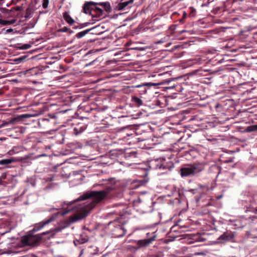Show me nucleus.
Returning <instances> with one entry per match:
<instances>
[{"label":"nucleus","instance_id":"obj_34","mask_svg":"<svg viewBox=\"0 0 257 257\" xmlns=\"http://www.w3.org/2000/svg\"><path fill=\"white\" fill-rule=\"evenodd\" d=\"M51 232V231H48V232H43V234H48V233H50V232Z\"/></svg>","mask_w":257,"mask_h":257},{"label":"nucleus","instance_id":"obj_35","mask_svg":"<svg viewBox=\"0 0 257 257\" xmlns=\"http://www.w3.org/2000/svg\"><path fill=\"white\" fill-rule=\"evenodd\" d=\"M89 55V53H86L84 55V57H85V56H87V55Z\"/></svg>","mask_w":257,"mask_h":257},{"label":"nucleus","instance_id":"obj_5","mask_svg":"<svg viewBox=\"0 0 257 257\" xmlns=\"http://www.w3.org/2000/svg\"><path fill=\"white\" fill-rule=\"evenodd\" d=\"M150 233H147V238L134 240V243H136V246H130V248L132 250H138L141 249H145L148 247L155 240L157 235L155 232L151 233V236H149Z\"/></svg>","mask_w":257,"mask_h":257},{"label":"nucleus","instance_id":"obj_2","mask_svg":"<svg viewBox=\"0 0 257 257\" xmlns=\"http://www.w3.org/2000/svg\"><path fill=\"white\" fill-rule=\"evenodd\" d=\"M110 5L108 3H95L91 2L85 3L83 6V12L85 14L94 19L92 21H97L106 16V12L109 11Z\"/></svg>","mask_w":257,"mask_h":257},{"label":"nucleus","instance_id":"obj_29","mask_svg":"<svg viewBox=\"0 0 257 257\" xmlns=\"http://www.w3.org/2000/svg\"><path fill=\"white\" fill-rule=\"evenodd\" d=\"M13 31V29H8L6 30L7 33H10Z\"/></svg>","mask_w":257,"mask_h":257},{"label":"nucleus","instance_id":"obj_38","mask_svg":"<svg viewBox=\"0 0 257 257\" xmlns=\"http://www.w3.org/2000/svg\"><path fill=\"white\" fill-rule=\"evenodd\" d=\"M17 10H20V8H17Z\"/></svg>","mask_w":257,"mask_h":257},{"label":"nucleus","instance_id":"obj_12","mask_svg":"<svg viewBox=\"0 0 257 257\" xmlns=\"http://www.w3.org/2000/svg\"><path fill=\"white\" fill-rule=\"evenodd\" d=\"M63 17L65 20L69 24H72L74 23V20L70 16L67 12H65L63 14Z\"/></svg>","mask_w":257,"mask_h":257},{"label":"nucleus","instance_id":"obj_26","mask_svg":"<svg viewBox=\"0 0 257 257\" xmlns=\"http://www.w3.org/2000/svg\"><path fill=\"white\" fill-rule=\"evenodd\" d=\"M87 240H88V239H87V238H81V244H82V243H85V242H86Z\"/></svg>","mask_w":257,"mask_h":257},{"label":"nucleus","instance_id":"obj_16","mask_svg":"<svg viewBox=\"0 0 257 257\" xmlns=\"http://www.w3.org/2000/svg\"><path fill=\"white\" fill-rule=\"evenodd\" d=\"M246 131L248 132H251L257 131V125H253L248 126L246 128Z\"/></svg>","mask_w":257,"mask_h":257},{"label":"nucleus","instance_id":"obj_17","mask_svg":"<svg viewBox=\"0 0 257 257\" xmlns=\"http://www.w3.org/2000/svg\"><path fill=\"white\" fill-rule=\"evenodd\" d=\"M118 229L121 232L120 234L117 235L116 236V237H121L123 236L126 233V230L123 228L122 227H119Z\"/></svg>","mask_w":257,"mask_h":257},{"label":"nucleus","instance_id":"obj_9","mask_svg":"<svg viewBox=\"0 0 257 257\" xmlns=\"http://www.w3.org/2000/svg\"><path fill=\"white\" fill-rule=\"evenodd\" d=\"M235 235L234 232L226 231L224 232L218 238V240H223L224 241H230L234 238Z\"/></svg>","mask_w":257,"mask_h":257},{"label":"nucleus","instance_id":"obj_31","mask_svg":"<svg viewBox=\"0 0 257 257\" xmlns=\"http://www.w3.org/2000/svg\"><path fill=\"white\" fill-rule=\"evenodd\" d=\"M79 241L78 240H74V243L75 244V245H77V243H79Z\"/></svg>","mask_w":257,"mask_h":257},{"label":"nucleus","instance_id":"obj_11","mask_svg":"<svg viewBox=\"0 0 257 257\" xmlns=\"http://www.w3.org/2000/svg\"><path fill=\"white\" fill-rule=\"evenodd\" d=\"M80 171H73L69 174V177L70 178H73L74 177L76 176V178H75L74 179L77 181V182H76L75 185H77L79 184V181L80 180Z\"/></svg>","mask_w":257,"mask_h":257},{"label":"nucleus","instance_id":"obj_14","mask_svg":"<svg viewBox=\"0 0 257 257\" xmlns=\"http://www.w3.org/2000/svg\"><path fill=\"white\" fill-rule=\"evenodd\" d=\"M16 22V20H12L10 21L8 20H3L0 18V24H2L3 25H9L13 24Z\"/></svg>","mask_w":257,"mask_h":257},{"label":"nucleus","instance_id":"obj_28","mask_svg":"<svg viewBox=\"0 0 257 257\" xmlns=\"http://www.w3.org/2000/svg\"><path fill=\"white\" fill-rule=\"evenodd\" d=\"M20 117L26 118V117H28V115H27V114H22V115L20 116Z\"/></svg>","mask_w":257,"mask_h":257},{"label":"nucleus","instance_id":"obj_39","mask_svg":"<svg viewBox=\"0 0 257 257\" xmlns=\"http://www.w3.org/2000/svg\"><path fill=\"white\" fill-rule=\"evenodd\" d=\"M6 176V174H3V175H2V176Z\"/></svg>","mask_w":257,"mask_h":257},{"label":"nucleus","instance_id":"obj_32","mask_svg":"<svg viewBox=\"0 0 257 257\" xmlns=\"http://www.w3.org/2000/svg\"><path fill=\"white\" fill-rule=\"evenodd\" d=\"M76 37L78 38H80V32L79 33H78L77 34H76Z\"/></svg>","mask_w":257,"mask_h":257},{"label":"nucleus","instance_id":"obj_40","mask_svg":"<svg viewBox=\"0 0 257 257\" xmlns=\"http://www.w3.org/2000/svg\"><path fill=\"white\" fill-rule=\"evenodd\" d=\"M81 132L83 131V130L82 128H81Z\"/></svg>","mask_w":257,"mask_h":257},{"label":"nucleus","instance_id":"obj_25","mask_svg":"<svg viewBox=\"0 0 257 257\" xmlns=\"http://www.w3.org/2000/svg\"><path fill=\"white\" fill-rule=\"evenodd\" d=\"M144 85H149V86H155V84L152 83H146Z\"/></svg>","mask_w":257,"mask_h":257},{"label":"nucleus","instance_id":"obj_13","mask_svg":"<svg viewBox=\"0 0 257 257\" xmlns=\"http://www.w3.org/2000/svg\"><path fill=\"white\" fill-rule=\"evenodd\" d=\"M17 120V118H12L9 121L3 122L1 124H0V128L2 127L7 126L10 124H14Z\"/></svg>","mask_w":257,"mask_h":257},{"label":"nucleus","instance_id":"obj_6","mask_svg":"<svg viewBox=\"0 0 257 257\" xmlns=\"http://www.w3.org/2000/svg\"><path fill=\"white\" fill-rule=\"evenodd\" d=\"M41 239V236L39 235H33L31 234H28L22 238L23 242L28 245L34 246Z\"/></svg>","mask_w":257,"mask_h":257},{"label":"nucleus","instance_id":"obj_4","mask_svg":"<svg viewBox=\"0 0 257 257\" xmlns=\"http://www.w3.org/2000/svg\"><path fill=\"white\" fill-rule=\"evenodd\" d=\"M204 163H195L187 165L182 168L180 170L181 176L183 177H192L197 176L201 172L204 170Z\"/></svg>","mask_w":257,"mask_h":257},{"label":"nucleus","instance_id":"obj_24","mask_svg":"<svg viewBox=\"0 0 257 257\" xmlns=\"http://www.w3.org/2000/svg\"><path fill=\"white\" fill-rule=\"evenodd\" d=\"M23 60H24V58H19L16 59L15 60V61L16 62L17 64H18L19 63H20L21 61H22Z\"/></svg>","mask_w":257,"mask_h":257},{"label":"nucleus","instance_id":"obj_20","mask_svg":"<svg viewBox=\"0 0 257 257\" xmlns=\"http://www.w3.org/2000/svg\"><path fill=\"white\" fill-rule=\"evenodd\" d=\"M31 47V45L26 44L22 45L21 46V48L23 50H26V49H29Z\"/></svg>","mask_w":257,"mask_h":257},{"label":"nucleus","instance_id":"obj_10","mask_svg":"<svg viewBox=\"0 0 257 257\" xmlns=\"http://www.w3.org/2000/svg\"><path fill=\"white\" fill-rule=\"evenodd\" d=\"M20 159L17 158H12L11 159H3L0 161V165H8L13 162L20 161Z\"/></svg>","mask_w":257,"mask_h":257},{"label":"nucleus","instance_id":"obj_3","mask_svg":"<svg viewBox=\"0 0 257 257\" xmlns=\"http://www.w3.org/2000/svg\"><path fill=\"white\" fill-rule=\"evenodd\" d=\"M80 200V196L73 201L69 202L67 203L64 202L63 205V208L65 211L62 213V215L66 214L70 210L76 212V214L71 216L69 220L64 221L60 223L59 227L56 229L57 232L61 231L62 229L67 227L70 223H73L80 219V205L77 204L75 205L74 203Z\"/></svg>","mask_w":257,"mask_h":257},{"label":"nucleus","instance_id":"obj_15","mask_svg":"<svg viewBox=\"0 0 257 257\" xmlns=\"http://www.w3.org/2000/svg\"><path fill=\"white\" fill-rule=\"evenodd\" d=\"M133 101L138 106H141L142 104V100L137 97H135L133 98Z\"/></svg>","mask_w":257,"mask_h":257},{"label":"nucleus","instance_id":"obj_27","mask_svg":"<svg viewBox=\"0 0 257 257\" xmlns=\"http://www.w3.org/2000/svg\"><path fill=\"white\" fill-rule=\"evenodd\" d=\"M93 62H94V61H92L91 62H90L89 63H86V64H84V67H87V66L92 64L93 63Z\"/></svg>","mask_w":257,"mask_h":257},{"label":"nucleus","instance_id":"obj_1","mask_svg":"<svg viewBox=\"0 0 257 257\" xmlns=\"http://www.w3.org/2000/svg\"><path fill=\"white\" fill-rule=\"evenodd\" d=\"M112 189L110 186L107 185L102 190L91 191L81 196V201L85 200L81 203V219L87 216L95 204L102 201Z\"/></svg>","mask_w":257,"mask_h":257},{"label":"nucleus","instance_id":"obj_19","mask_svg":"<svg viewBox=\"0 0 257 257\" xmlns=\"http://www.w3.org/2000/svg\"><path fill=\"white\" fill-rule=\"evenodd\" d=\"M49 4V0H43L42 6L44 9H46Z\"/></svg>","mask_w":257,"mask_h":257},{"label":"nucleus","instance_id":"obj_22","mask_svg":"<svg viewBox=\"0 0 257 257\" xmlns=\"http://www.w3.org/2000/svg\"><path fill=\"white\" fill-rule=\"evenodd\" d=\"M93 22H86V23H82L81 24V29L85 27H86L89 24H93Z\"/></svg>","mask_w":257,"mask_h":257},{"label":"nucleus","instance_id":"obj_18","mask_svg":"<svg viewBox=\"0 0 257 257\" xmlns=\"http://www.w3.org/2000/svg\"><path fill=\"white\" fill-rule=\"evenodd\" d=\"M94 28L88 29L86 30H84L83 31H81V37L85 36L86 34H87L88 32H89L90 31H91L92 29H93Z\"/></svg>","mask_w":257,"mask_h":257},{"label":"nucleus","instance_id":"obj_23","mask_svg":"<svg viewBox=\"0 0 257 257\" xmlns=\"http://www.w3.org/2000/svg\"><path fill=\"white\" fill-rule=\"evenodd\" d=\"M17 149V147H15L13 148L12 150H11L9 152L11 155L13 154V153H17L18 152L16 151V150Z\"/></svg>","mask_w":257,"mask_h":257},{"label":"nucleus","instance_id":"obj_30","mask_svg":"<svg viewBox=\"0 0 257 257\" xmlns=\"http://www.w3.org/2000/svg\"><path fill=\"white\" fill-rule=\"evenodd\" d=\"M52 180H53V177H49V178H48L46 180V181H52Z\"/></svg>","mask_w":257,"mask_h":257},{"label":"nucleus","instance_id":"obj_8","mask_svg":"<svg viewBox=\"0 0 257 257\" xmlns=\"http://www.w3.org/2000/svg\"><path fill=\"white\" fill-rule=\"evenodd\" d=\"M55 220V217L52 216L46 220L39 222L35 225L33 231H37L42 229L44 226L53 221Z\"/></svg>","mask_w":257,"mask_h":257},{"label":"nucleus","instance_id":"obj_37","mask_svg":"<svg viewBox=\"0 0 257 257\" xmlns=\"http://www.w3.org/2000/svg\"><path fill=\"white\" fill-rule=\"evenodd\" d=\"M185 32V30H183V31H182L181 32V33H184V32Z\"/></svg>","mask_w":257,"mask_h":257},{"label":"nucleus","instance_id":"obj_7","mask_svg":"<svg viewBox=\"0 0 257 257\" xmlns=\"http://www.w3.org/2000/svg\"><path fill=\"white\" fill-rule=\"evenodd\" d=\"M134 0H118L115 3V9L117 11H123L132 7Z\"/></svg>","mask_w":257,"mask_h":257},{"label":"nucleus","instance_id":"obj_33","mask_svg":"<svg viewBox=\"0 0 257 257\" xmlns=\"http://www.w3.org/2000/svg\"><path fill=\"white\" fill-rule=\"evenodd\" d=\"M134 240L133 239H131V240H130L127 241L128 243H131V242H134Z\"/></svg>","mask_w":257,"mask_h":257},{"label":"nucleus","instance_id":"obj_36","mask_svg":"<svg viewBox=\"0 0 257 257\" xmlns=\"http://www.w3.org/2000/svg\"><path fill=\"white\" fill-rule=\"evenodd\" d=\"M186 15V14L185 13H184L183 18H185Z\"/></svg>","mask_w":257,"mask_h":257},{"label":"nucleus","instance_id":"obj_21","mask_svg":"<svg viewBox=\"0 0 257 257\" xmlns=\"http://www.w3.org/2000/svg\"><path fill=\"white\" fill-rule=\"evenodd\" d=\"M67 31H68V29L66 27H64L62 29H60L58 30V32H66Z\"/></svg>","mask_w":257,"mask_h":257}]
</instances>
